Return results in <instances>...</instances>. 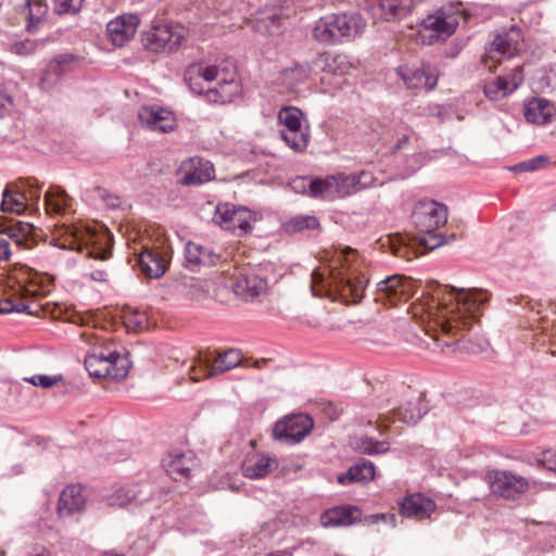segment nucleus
Segmentation results:
<instances>
[{
	"label": "nucleus",
	"instance_id": "a19ab883",
	"mask_svg": "<svg viewBox=\"0 0 556 556\" xmlns=\"http://www.w3.org/2000/svg\"><path fill=\"white\" fill-rule=\"evenodd\" d=\"M312 73L308 64L295 63L293 66L286 67L281 71V76L285 83L289 86H295L305 81Z\"/></svg>",
	"mask_w": 556,
	"mask_h": 556
},
{
	"label": "nucleus",
	"instance_id": "9d476101",
	"mask_svg": "<svg viewBox=\"0 0 556 556\" xmlns=\"http://www.w3.org/2000/svg\"><path fill=\"white\" fill-rule=\"evenodd\" d=\"M79 64V58L73 53H61L51 59L41 71L37 86L45 93H54L65 76Z\"/></svg>",
	"mask_w": 556,
	"mask_h": 556
},
{
	"label": "nucleus",
	"instance_id": "2f4dec72",
	"mask_svg": "<svg viewBox=\"0 0 556 556\" xmlns=\"http://www.w3.org/2000/svg\"><path fill=\"white\" fill-rule=\"evenodd\" d=\"M266 288V280L253 274L239 275L233 283V292L244 300H252L258 296Z\"/></svg>",
	"mask_w": 556,
	"mask_h": 556
},
{
	"label": "nucleus",
	"instance_id": "4468645a",
	"mask_svg": "<svg viewBox=\"0 0 556 556\" xmlns=\"http://www.w3.org/2000/svg\"><path fill=\"white\" fill-rule=\"evenodd\" d=\"M252 212L244 206H236L230 203L218 204L213 220L222 228L229 231L247 233L252 229Z\"/></svg>",
	"mask_w": 556,
	"mask_h": 556
},
{
	"label": "nucleus",
	"instance_id": "9b49d317",
	"mask_svg": "<svg viewBox=\"0 0 556 556\" xmlns=\"http://www.w3.org/2000/svg\"><path fill=\"white\" fill-rule=\"evenodd\" d=\"M486 481L492 494L505 501H516L529 490V481L513 471L491 470Z\"/></svg>",
	"mask_w": 556,
	"mask_h": 556
},
{
	"label": "nucleus",
	"instance_id": "393cba45",
	"mask_svg": "<svg viewBox=\"0 0 556 556\" xmlns=\"http://www.w3.org/2000/svg\"><path fill=\"white\" fill-rule=\"evenodd\" d=\"M138 117L151 130L168 132L175 127L173 113L160 106H144Z\"/></svg>",
	"mask_w": 556,
	"mask_h": 556
},
{
	"label": "nucleus",
	"instance_id": "69168bd1",
	"mask_svg": "<svg viewBox=\"0 0 556 556\" xmlns=\"http://www.w3.org/2000/svg\"><path fill=\"white\" fill-rule=\"evenodd\" d=\"M430 339L432 343H427L428 349H431L432 351H437V349H440L441 351H443V348L440 346L439 340L437 338L431 337Z\"/></svg>",
	"mask_w": 556,
	"mask_h": 556
},
{
	"label": "nucleus",
	"instance_id": "ddd939ff",
	"mask_svg": "<svg viewBox=\"0 0 556 556\" xmlns=\"http://www.w3.org/2000/svg\"><path fill=\"white\" fill-rule=\"evenodd\" d=\"M414 287L415 282L410 278L400 275L390 276L377 283L375 301L396 305L413 296Z\"/></svg>",
	"mask_w": 556,
	"mask_h": 556
},
{
	"label": "nucleus",
	"instance_id": "09e8293b",
	"mask_svg": "<svg viewBox=\"0 0 556 556\" xmlns=\"http://www.w3.org/2000/svg\"><path fill=\"white\" fill-rule=\"evenodd\" d=\"M61 379V376L35 375L33 377L25 378V381L31 383L33 386L47 389L56 384Z\"/></svg>",
	"mask_w": 556,
	"mask_h": 556
},
{
	"label": "nucleus",
	"instance_id": "4c0bfd02",
	"mask_svg": "<svg viewBox=\"0 0 556 556\" xmlns=\"http://www.w3.org/2000/svg\"><path fill=\"white\" fill-rule=\"evenodd\" d=\"M139 485H127L121 486L109 496L108 502L110 506L123 507L129 503H143L147 498L141 496V490H138Z\"/></svg>",
	"mask_w": 556,
	"mask_h": 556
},
{
	"label": "nucleus",
	"instance_id": "412c9836",
	"mask_svg": "<svg viewBox=\"0 0 556 556\" xmlns=\"http://www.w3.org/2000/svg\"><path fill=\"white\" fill-rule=\"evenodd\" d=\"M87 498L79 484L67 485L59 497L56 507L58 517L65 519L80 514L86 507Z\"/></svg>",
	"mask_w": 556,
	"mask_h": 556
},
{
	"label": "nucleus",
	"instance_id": "bb28decb",
	"mask_svg": "<svg viewBox=\"0 0 556 556\" xmlns=\"http://www.w3.org/2000/svg\"><path fill=\"white\" fill-rule=\"evenodd\" d=\"M274 467H277V459L267 454H248L241 465L244 477L249 479H262L266 477Z\"/></svg>",
	"mask_w": 556,
	"mask_h": 556
},
{
	"label": "nucleus",
	"instance_id": "de8ad7c7",
	"mask_svg": "<svg viewBox=\"0 0 556 556\" xmlns=\"http://www.w3.org/2000/svg\"><path fill=\"white\" fill-rule=\"evenodd\" d=\"M356 482H368L375 478V465L371 462H363L353 466Z\"/></svg>",
	"mask_w": 556,
	"mask_h": 556
},
{
	"label": "nucleus",
	"instance_id": "f03ea898",
	"mask_svg": "<svg viewBox=\"0 0 556 556\" xmlns=\"http://www.w3.org/2000/svg\"><path fill=\"white\" fill-rule=\"evenodd\" d=\"M354 254L351 249L345 254H340L333 266L326 271L313 270L311 275V290L314 296L337 295L344 303H359L364 298L368 278L351 264L350 256Z\"/></svg>",
	"mask_w": 556,
	"mask_h": 556
},
{
	"label": "nucleus",
	"instance_id": "8fccbe9b",
	"mask_svg": "<svg viewBox=\"0 0 556 556\" xmlns=\"http://www.w3.org/2000/svg\"><path fill=\"white\" fill-rule=\"evenodd\" d=\"M84 0H55V10L59 14L75 13L81 8Z\"/></svg>",
	"mask_w": 556,
	"mask_h": 556
},
{
	"label": "nucleus",
	"instance_id": "f3484780",
	"mask_svg": "<svg viewBox=\"0 0 556 556\" xmlns=\"http://www.w3.org/2000/svg\"><path fill=\"white\" fill-rule=\"evenodd\" d=\"M213 164L199 156L184 161L179 167V182L184 186H198L214 178Z\"/></svg>",
	"mask_w": 556,
	"mask_h": 556
},
{
	"label": "nucleus",
	"instance_id": "c03bdc74",
	"mask_svg": "<svg viewBox=\"0 0 556 556\" xmlns=\"http://www.w3.org/2000/svg\"><path fill=\"white\" fill-rule=\"evenodd\" d=\"M323 180V178H307V177H296L290 181V187L298 193H305L313 198H321V193L313 189V182Z\"/></svg>",
	"mask_w": 556,
	"mask_h": 556
},
{
	"label": "nucleus",
	"instance_id": "603ef678",
	"mask_svg": "<svg viewBox=\"0 0 556 556\" xmlns=\"http://www.w3.org/2000/svg\"><path fill=\"white\" fill-rule=\"evenodd\" d=\"M97 197L100 198L103 203L110 208H117L121 205V200L118 197L111 194L106 189L97 187L94 189Z\"/></svg>",
	"mask_w": 556,
	"mask_h": 556
},
{
	"label": "nucleus",
	"instance_id": "338daca9",
	"mask_svg": "<svg viewBox=\"0 0 556 556\" xmlns=\"http://www.w3.org/2000/svg\"><path fill=\"white\" fill-rule=\"evenodd\" d=\"M268 20L270 21V25L275 28H279L280 26V17L277 16V15H271L268 17Z\"/></svg>",
	"mask_w": 556,
	"mask_h": 556
},
{
	"label": "nucleus",
	"instance_id": "c9c22d12",
	"mask_svg": "<svg viewBox=\"0 0 556 556\" xmlns=\"http://www.w3.org/2000/svg\"><path fill=\"white\" fill-rule=\"evenodd\" d=\"M28 198L25 191L8 186L2 192L0 208L4 213L22 214L27 208Z\"/></svg>",
	"mask_w": 556,
	"mask_h": 556
},
{
	"label": "nucleus",
	"instance_id": "72a5a7b5",
	"mask_svg": "<svg viewBox=\"0 0 556 556\" xmlns=\"http://www.w3.org/2000/svg\"><path fill=\"white\" fill-rule=\"evenodd\" d=\"M72 204V198L61 187H51L45 194V206L49 215L65 214Z\"/></svg>",
	"mask_w": 556,
	"mask_h": 556
},
{
	"label": "nucleus",
	"instance_id": "1a4fd4ad",
	"mask_svg": "<svg viewBox=\"0 0 556 556\" xmlns=\"http://www.w3.org/2000/svg\"><path fill=\"white\" fill-rule=\"evenodd\" d=\"M303 113L295 106H283L278 113L282 125L280 137L295 152H303L309 142L308 128L302 126Z\"/></svg>",
	"mask_w": 556,
	"mask_h": 556
},
{
	"label": "nucleus",
	"instance_id": "a18cd8bd",
	"mask_svg": "<svg viewBox=\"0 0 556 556\" xmlns=\"http://www.w3.org/2000/svg\"><path fill=\"white\" fill-rule=\"evenodd\" d=\"M357 446L361 453L368 455L382 454L389 450L388 442L377 441L370 438L361 439Z\"/></svg>",
	"mask_w": 556,
	"mask_h": 556
},
{
	"label": "nucleus",
	"instance_id": "f8f14e48",
	"mask_svg": "<svg viewBox=\"0 0 556 556\" xmlns=\"http://www.w3.org/2000/svg\"><path fill=\"white\" fill-rule=\"evenodd\" d=\"M241 353L236 349H229L228 351L219 353L213 362L206 356H201L197 361V365L190 368L191 380L201 381L203 379L213 378L236 368L241 364Z\"/></svg>",
	"mask_w": 556,
	"mask_h": 556
},
{
	"label": "nucleus",
	"instance_id": "7c9ffc66",
	"mask_svg": "<svg viewBox=\"0 0 556 556\" xmlns=\"http://www.w3.org/2000/svg\"><path fill=\"white\" fill-rule=\"evenodd\" d=\"M401 514L405 517H416L419 519L428 518L435 509V504L432 500L422 496L421 494H412L406 496L400 504Z\"/></svg>",
	"mask_w": 556,
	"mask_h": 556
},
{
	"label": "nucleus",
	"instance_id": "a878e982",
	"mask_svg": "<svg viewBox=\"0 0 556 556\" xmlns=\"http://www.w3.org/2000/svg\"><path fill=\"white\" fill-rule=\"evenodd\" d=\"M141 271L149 278H160L166 271L167 261L157 250L142 247L139 253H135Z\"/></svg>",
	"mask_w": 556,
	"mask_h": 556
},
{
	"label": "nucleus",
	"instance_id": "7ed1b4c3",
	"mask_svg": "<svg viewBox=\"0 0 556 556\" xmlns=\"http://www.w3.org/2000/svg\"><path fill=\"white\" fill-rule=\"evenodd\" d=\"M184 78L191 91L204 93L206 100L213 103L231 102L241 92L237 68L231 61H225L219 65L190 64L185 71Z\"/></svg>",
	"mask_w": 556,
	"mask_h": 556
},
{
	"label": "nucleus",
	"instance_id": "39448f33",
	"mask_svg": "<svg viewBox=\"0 0 556 556\" xmlns=\"http://www.w3.org/2000/svg\"><path fill=\"white\" fill-rule=\"evenodd\" d=\"M366 23L359 13L331 14L320 17L313 35L316 40L325 43H337L343 38L352 39L361 35Z\"/></svg>",
	"mask_w": 556,
	"mask_h": 556
},
{
	"label": "nucleus",
	"instance_id": "774afa93",
	"mask_svg": "<svg viewBox=\"0 0 556 556\" xmlns=\"http://www.w3.org/2000/svg\"><path fill=\"white\" fill-rule=\"evenodd\" d=\"M266 556H292V554L287 551H276L267 554Z\"/></svg>",
	"mask_w": 556,
	"mask_h": 556
},
{
	"label": "nucleus",
	"instance_id": "423d86ee",
	"mask_svg": "<svg viewBox=\"0 0 556 556\" xmlns=\"http://www.w3.org/2000/svg\"><path fill=\"white\" fill-rule=\"evenodd\" d=\"M374 181L375 178L369 172L350 175L339 173L313 182V189L321 193V199L333 200L352 195L372 186Z\"/></svg>",
	"mask_w": 556,
	"mask_h": 556
},
{
	"label": "nucleus",
	"instance_id": "bf43d9fd",
	"mask_svg": "<svg viewBox=\"0 0 556 556\" xmlns=\"http://www.w3.org/2000/svg\"><path fill=\"white\" fill-rule=\"evenodd\" d=\"M354 475L355 473L352 466L348 471L338 475L337 481L342 485H350L356 482Z\"/></svg>",
	"mask_w": 556,
	"mask_h": 556
},
{
	"label": "nucleus",
	"instance_id": "37998d69",
	"mask_svg": "<svg viewBox=\"0 0 556 556\" xmlns=\"http://www.w3.org/2000/svg\"><path fill=\"white\" fill-rule=\"evenodd\" d=\"M124 324L129 330L139 332L149 328L148 315L139 309H130L124 316Z\"/></svg>",
	"mask_w": 556,
	"mask_h": 556
},
{
	"label": "nucleus",
	"instance_id": "b1692460",
	"mask_svg": "<svg viewBox=\"0 0 556 556\" xmlns=\"http://www.w3.org/2000/svg\"><path fill=\"white\" fill-rule=\"evenodd\" d=\"M421 25L425 30L431 31L430 40H439L450 37L455 31L458 21L454 15H446L443 10H439L426 17Z\"/></svg>",
	"mask_w": 556,
	"mask_h": 556
},
{
	"label": "nucleus",
	"instance_id": "49530a36",
	"mask_svg": "<svg viewBox=\"0 0 556 556\" xmlns=\"http://www.w3.org/2000/svg\"><path fill=\"white\" fill-rule=\"evenodd\" d=\"M549 164V157L546 155H538L525 162L516 164L511 169L515 172H534L546 167Z\"/></svg>",
	"mask_w": 556,
	"mask_h": 556
},
{
	"label": "nucleus",
	"instance_id": "473e14b6",
	"mask_svg": "<svg viewBox=\"0 0 556 556\" xmlns=\"http://www.w3.org/2000/svg\"><path fill=\"white\" fill-rule=\"evenodd\" d=\"M185 257L188 266L194 268L197 266H211L214 265L219 256L214 253L210 248L188 242L185 250Z\"/></svg>",
	"mask_w": 556,
	"mask_h": 556
},
{
	"label": "nucleus",
	"instance_id": "5fc2aeb1",
	"mask_svg": "<svg viewBox=\"0 0 556 556\" xmlns=\"http://www.w3.org/2000/svg\"><path fill=\"white\" fill-rule=\"evenodd\" d=\"M508 78L509 92L516 90L523 81V75L520 67H516L506 76Z\"/></svg>",
	"mask_w": 556,
	"mask_h": 556
},
{
	"label": "nucleus",
	"instance_id": "6e6552de",
	"mask_svg": "<svg viewBox=\"0 0 556 556\" xmlns=\"http://www.w3.org/2000/svg\"><path fill=\"white\" fill-rule=\"evenodd\" d=\"M186 30L182 26L164 21H154L149 30L142 34V43L152 52H172L182 43Z\"/></svg>",
	"mask_w": 556,
	"mask_h": 556
},
{
	"label": "nucleus",
	"instance_id": "5701e85b",
	"mask_svg": "<svg viewBox=\"0 0 556 556\" xmlns=\"http://www.w3.org/2000/svg\"><path fill=\"white\" fill-rule=\"evenodd\" d=\"M414 8V0H379L378 4L369 8L375 20L387 22L399 21L406 17Z\"/></svg>",
	"mask_w": 556,
	"mask_h": 556
},
{
	"label": "nucleus",
	"instance_id": "58836bf2",
	"mask_svg": "<svg viewBox=\"0 0 556 556\" xmlns=\"http://www.w3.org/2000/svg\"><path fill=\"white\" fill-rule=\"evenodd\" d=\"M319 226V220L314 215H296L287 220L282 225V228L287 233L293 235L315 230L318 229Z\"/></svg>",
	"mask_w": 556,
	"mask_h": 556
},
{
	"label": "nucleus",
	"instance_id": "3c124183",
	"mask_svg": "<svg viewBox=\"0 0 556 556\" xmlns=\"http://www.w3.org/2000/svg\"><path fill=\"white\" fill-rule=\"evenodd\" d=\"M37 43L34 40L25 39L12 45V52L18 55H29L35 52Z\"/></svg>",
	"mask_w": 556,
	"mask_h": 556
},
{
	"label": "nucleus",
	"instance_id": "20e7f679",
	"mask_svg": "<svg viewBox=\"0 0 556 556\" xmlns=\"http://www.w3.org/2000/svg\"><path fill=\"white\" fill-rule=\"evenodd\" d=\"M52 241L60 249L77 252L87 250L89 257L105 261L111 256L113 239L103 226L63 223L55 225Z\"/></svg>",
	"mask_w": 556,
	"mask_h": 556
},
{
	"label": "nucleus",
	"instance_id": "6e6d98bb",
	"mask_svg": "<svg viewBox=\"0 0 556 556\" xmlns=\"http://www.w3.org/2000/svg\"><path fill=\"white\" fill-rule=\"evenodd\" d=\"M12 256L10 241L0 232V263L9 262Z\"/></svg>",
	"mask_w": 556,
	"mask_h": 556
},
{
	"label": "nucleus",
	"instance_id": "864d4df0",
	"mask_svg": "<svg viewBox=\"0 0 556 556\" xmlns=\"http://www.w3.org/2000/svg\"><path fill=\"white\" fill-rule=\"evenodd\" d=\"M13 106L12 97L0 86V116L8 114Z\"/></svg>",
	"mask_w": 556,
	"mask_h": 556
},
{
	"label": "nucleus",
	"instance_id": "dca6fc26",
	"mask_svg": "<svg viewBox=\"0 0 556 556\" xmlns=\"http://www.w3.org/2000/svg\"><path fill=\"white\" fill-rule=\"evenodd\" d=\"M412 217L419 231H434L446 224L447 207L435 201H420Z\"/></svg>",
	"mask_w": 556,
	"mask_h": 556
},
{
	"label": "nucleus",
	"instance_id": "0eeeda50",
	"mask_svg": "<svg viewBox=\"0 0 556 556\" xmlns=\"http://www.w3.org/2000/svg\"><path fill=\"white\" fill-rule=\"evenodd\" d=\"M85 367L91 377L121 380L128 374L129 362L115 351L99 349L86 355Z\"/></svg>",
	"mask_w": 556,
	"mask_h": 556
},
{
	"label": "nucleus",
	"instance_id": "79ce46f5",
	"mask_svg": "<svg viewBox=\"0 0 556 556\" xmlns=\"http://www.w3.org/2000/svg\"><path fill=\"white\" fill-rule=\"evenodd\" d=\"M484 94L488 99L497 101L501 100L508 94L509 87H508V78L498 76L496 79L486 83L483 88Z\"/></svg>",
	"mask_w": 556,
	"mask_h": 556
},
{
	"label": "nucleus",
	"instance_id": "13d9d810",
	"mask_svg": "<svg viewBox=\"0 0 556 556\" xmlns=\"http://www.w3.org/2000/svg\"><path fill=\"white\" fill-rule=\"evenodd\" d=\"M541 463L548 470L556 471V453L551 450L545 451L542 455Z\"/></svg>",
	"mask_w": 556,
	"mask_h": 556
},
{
	"label": "nucleus",
	"instance_id": "e2e57ef3",
	"mask_svg": "<svg viewBox=\"0 0 556 556\" xmlns=\"http://www.w3.org/2000/svg\"><path fill=\"white\" fill-rule=\"evenodd\" d=\"M90 278L94 281H106L108 273H106V270H103V269H97L90 274Z\"/></svg>",
	"mask_w": 556,
	"mask_h": 556
},
{
	"label": "nucleus",
	"instance_id": "052dcab7",
	"mask_svg": "<svg viewBox=\"0 0 556 556\" xmlns=\"http://www.w3.org/2000/svg\"><path fill=\"white\" fill-rule=\"evenodd\" d=\"M409 135L404 134L399 139L397 142L391 148V152L394 154L397 151L405 149L409 142Z\"/></svg>",
	"mask_w": 556,
	"mask_h": 556
},
{
	"label": "nucleus",
	"instance_id": "cd10ccee",
	"mask_svg": "<svg viewBox=\"0 0 556 556\" xmlns=\"http://www.w3.org/2000/svg\"><path fill=\"white\" fill-rule=\"evenodd\" d=\"M362 511L352 505L337 506L320 516L324 527H348L361 520Z\"/></svg>",
	"mask_w": 556,
	"mask_h": 556
},
{
	"label": "nucleus",
	"instance_id": "e433bc0d",
	"mask_svg": "<svg viewBox=\"0 0 556 556\" xmlns=\"http://www.w3.org/2000/svg\"><path fill=\"white\" fill-rule=\"evenodd\" d=\"M15 11L18 14V23L23 21L28 31L33 30L40 16L46 12L45 5L31 0H24L21 4L16 5Z\"/></svg>",
	"mask_w": 556,
	"mask_h": 556
},
{
	"label": "nucleus",
	"instance_id": "0e129e2a",
	"mask_svg": "<svg viewBox=\"0 0 556 556\" xmlns=\"http://www.w3.org/2000/svg\"><path fill=\"white\" fill-rule=\"evenodd\" d=\"M428 112L432 116H437L439 118H443L444 108L442 105H438V104L429 105Z\"/></svg>",
	"mask_w": 556,
	"mask_h": 556
},
{
	"label": "nucleus",
	"instance_id": "6ab92c4d",
	"mask_svg": "<svg viewBox=\"0 0 556 556\" xmlns=\"http://www.w3.org/2000/svg\"><path fill=\"white\" fill-rule=\"evenodd\" d=\"M397 75L409 89L432 90L435 88L438 78L430 65L422 64L420 67L403 65L396 70Z\"/></svg>",
	"mask_w": 556,
	"mask_h": 556
},
{
	"label": "nucleus",
	"instance_id": "aec40b11",
	"mask_svg": "<svg viewBox=\"0 0 556 556\" xmlns=\"http://www.w3.org/2000/svg\"><path fill=\"white\" fill-rule=\"evenodd\" d=\"M139 24L137 14L119 15L108 23V36L114 46L123 47L134 38Z\"/></svg>",
	"mask_w": 556,
	"mask_h": 556
},
{
	"label": "nucleus",
	"instance_id": "4be33fe9",
	"mask_svg": "<svg viewBox=\"0 0 556 556\" xmlns=\"http://www.w3.org/2000/svg\"><path fill=\"white\" fill-rule=\"evenodd\" d=\"M162 464L167 475L175 481L188 479L197 466L193 453L190 451L169 453L163 458Z\"/></svg>",
	"mask_w": 556,
	"mask_h": 556
},
{
	"label": "nucleus",
	"instance_id": "f704fd0d",
	"mask_svg": "<svg viewBox=\"0 0 556 556\" xmlns=\"http://www.w3.org/2000/svg\"><path fill=\"white\" fill-rule=\"evenodd\" d=\"M427 410L428 407L425 404L422 396L419 395L413 400L407 401L405 404L394 409L393 413L399 420L415 425L421 419Z\"/></svg>",
	"mask_w": 556,
	"mask_h": 556
},
{
	"label": "nucleus",
	"instance_id": "c85d7f7f",
	"mask_svg": "<svg viewBox=\"0 0 556 556\" xmlns=\"http://www.w3.org/2000/svg\"><path fill=\"white\" fill-rule=\"evenodd\" d=\"M556 113L552 102L544 98H532L525 103L523 115L527 122L536 125L549 124Z\"/></svg>",
	"mask_w": 556,
	"mask_h": 556
},
{
	"label": "nucleus",
	"instance_id": "c756f323",
	"mask_svg": "<svg viewBox=\"0 0 556 556\" xmlns=\"http://www.w3.org/2000/svg\"><path fill=\"white\" fill-rule=\"evenodd\" d=\"M34 229L31 224L17 220L13 224L2 226L0 232L8 240L14 241L16 245L24 249H31L35 244Z\"/></svg>",
	"mask_w": 556,
	"mask_h": 556
},
{
	"label": "nucleus",
	"instance_id": "4d7b16f0",
	"mask_svg": "<svg viewBox=\"0 0 556 556\" xmlns=\"http://www.w3.org/2000/svg\"><path fill=\"white\" fill-rule=\"evenodd\" d=\"M28 308L26 304L23 302L14 304L11 300L4 301L3 305L0 306V313H22L25 312Z\"/></svg>",
	"mask_w": 556,
	"mask_h": 556
},
{
	"label": "nucleus",
	"instance_id": "2eb2a0df",
	"mask_svg": "<svg viewBox=\"0 0 556 556\" xmlns=\"http://www.w3.org/2000/svg\"><path fill=\"white\" fill-rule=\"evenodd\" d=\"M313 420L308 415L298 414L276 422L274 438L286 444L301 442L312 430Z\"/></svg>",
	"mask_w": 556,
	"mask_h": 556
},
{
	"label": "nucleus",
	"instance_id": "a211bd4d",
	"mask_svg": "<svg viewBox=\"0 0 556 556\" xmlns=\"http://www.w3.org/2000/svg\"><path fill=\"white\" fill-rule=\"evenodd\" d=\"M520 39L521 31L515 25H511L508 30L495 35L490 48L486 50L485 64L488 60L501 62L502 59L511 58L518 49Z\"/></svg>",
	"mask_w": 556,
	"mask_h": 556
},
{
	"label": "nucleus",
	"instance_id": "f257e3e1",
	"mask_svg": "<svg viewBox=\"0 0 556 556\" xmlns=\"http://www.w3.org/2000/svg\"><path fill=\"white\" fill-rule=\"evenodd\" d=\"M431 296L437 324L446 334H456L459 330L469 329L489 301V293L485 290L458 289L439 283L433 288Z\"/></svg>",
	"mask_w": 556,
	"mask_h": 556
},
{
	"label": "nucleus",
	"instance_id": "ea45409f",
	"mask_svg": "<svg viewBox=\"0 0 556 556\" xmlns=\"http://www.w3.org/2000/svg\"><path fill=\"white\" fill-rule=\"evenodd\" d=\"M420 233L416 237V240L420 247L427 250H434L443 244L448 243L456 239L455 233L451 236H444L434 231H419Z\"/></svg>",
	"mask_w": 556,
	"mask_h": 556
},
{
	"label": "nucleus",
	"instance_id": "680f3d73",
	"mask_svg": "<svg viewBox=\"0 0 556 556\" xmlns=\"http://www.w3.org/2000/svg\"><path fill=\"white\" fill-rule=\"evenodd\" d=\"M28 198V201H34L35 203H38L40 200V187L34 186L33 184L29 185L28 191H25Z\"/></svg>",
	"mask_w": 556,
	"mask_h": 556
}]
</instances>
